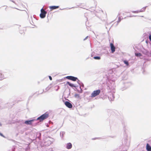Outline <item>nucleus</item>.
<instances>
[{
  "instance_id": "obj_1",
  "label": "nucleus",
  "mask_w": 151,
  "mask_h": 151,
  "mask_svg": "<svg viewBox=\"0 0 151 151\" xmlns=\"http://www.w3.org/2000/svg\"><path fill=\"white\" fill-rule=\"evenodd\" d=\"M48 116V114L47 113H45L43 115L37 118L36 119L37 120H39L41 122L44 120L47 119Z\"/></svg>"
},
{
  "instance_id": "obj_2",
  "label": "nucleus",
  "mask_w": 151,
  "mask_h": 151,
  "mask_svg": "<svg viewBox=\"0 0 151 151\" xmlns=\"http://www.w3.org/2000/svg\"><path fill=\"white\" fill-rule=\"evenodd\" d=\"M46 12L42 8L41 9V13L40 17L42 18H44L45 17Z\"/></svg>"
},
{
  "instance_id": "obj_3",
  "label": "nucleus",
  "mask_w": 151,
  "mask_h": 151,
  "mask_svg": "<svg viewBox=\"0 0 151 151\" xmlns=\"http://www.w3.org/2000/svg\"><path fill=\"white\" fill-rule=\"evenodd\" d=\"M100 92V91L99 90L93 91L91 94V97H94L95 96L98 95Z\"/></svg>"
},
{
  "instance_id": "obj_4",
  "label": "nucleus",
  "mask_w": 151,
  "mask_h": 151,
  "mask_svg": "<svg viewBox=\"0 0 151 151\" xmlns=\"http://www.w3.org/2000/svg\"><path fill=\"white\" fill-rule=\"evenodd\" d=\"M66 78L68 79L72 80L74 81H75L77 79V78L76 77H75L72 76H68L66 77Z\"/></svg>"
},
{
  "instance_id": "obj_5",
  "label": "nucleus",
  "mask_w": 151,
  "mask_h": 151,
  "mask_svg": "<svg viewBox=\"0 0 151 151\" xmlns=\"http://www.w3.org/2000/svg\"><path fill=\"white\" fill-rule=\"evenodd\" d=\"M65 105L69 108H71L72 107V105L71 103L68 101H66L65 102Z\"/></svg>"
},
{
  "instance_id": "obj_6",
  "label": "nucleus",
  "mask_w": 151,
  "mask_h": 151,
  "mask_svg": "<svg viewBox=\"0 0 151 151\" xmlns=\"http://www.w3.org/2000/svg\"><path fill=\"white\" fill-rule=\"evenodd\" d=\"M48 141V145L51 144L52 142L54 141V139L51 138H49L47 139Z\"/></svg>"
},
{
  "instance_id": "obj_7",
  "label": "nucleus",
  "mask_w": 151,
  "mask_h": 151,
  "mask_svg": "<svg viewBox=\"0 0 151 151\" xmlns=\"http://www.w3.org/2000/svg\"><path fill=\"white\" fill-rule=\"evenodd\" d=\"M35 120L32 119L29 121H27L24 122V124H26L30 125L32 124V122H33Z\"/></svg>"
},
{
  "instance_id": "obj_8",
  "label": "nucleus",
  "mask_w": 151,
  "mask_h": 151,
  "mask_svg": "<svg viewBox=\"0 0 151 151\" xmlns=\"http://www.w3.org/2000/svg\"><path fill=\"white\" fill-rule=\"evenodd\" d=\"M110 45L111 52L113 53L115 51V47L112 43L110 44Z\"/></svg>"
},
{
  "instance_id": "obj_9",
  "label": "nucleus",
  "mask_w": 151,
  "mask_h": 151,
  "mask_svg": "<svg viewBox=\"0 0 151 151\" xmlns=\"http://www.w3.org/2000/svg\"><path fill=\"white\" fill-rule=\"evenodd\" d=\"M146 149L147 151H151V147L148 144H147L146 145Z\"/></svg>"
},
{
  "instance_id": "obj_10",
  "label": "nucleus",
  "mask_w": 151,
  "mask_h": 151,
  "mask_svg": "<svg viewBox=\"0 0 151 151\" xmlns=\"http://www.w3.org/2000/svg\"><path fill=\"white\" fill-rule=\"evenodd\" d=\"M59 7L58 6H50L49 7L51 10H52L58 8Z\"/></svg>"
},
{
  "instance_id": "obj_11",
  "label": "nucleus",
  "mask_w": 151,
  "mask_h": 151,
  "mask_svg": "<svg viewBox=\"0 0 151 151\" xmlns=\"http://www.w3.org/2000/svg\"><path fill=\"white\" fill-rule=\"evenodd\" d=\"M72 145L70 143L67 144L66 145V148L68 149H70L72 148Z\"/></svg>"
},
{
  "instance_id": "obj_12",
  "label": "nucleus",
  "mask_w": 151,
  "mask_h": 151,
  "mask_svg": "<svg viewBox=\"0 0 151 151\" xmlns=\"http://www.w3.org/2000/svg\"><path fill=\"white\" fill-rule=\"evenodd\" d=\"M135 55L137 57H140L142 56V54L139 53H135Z\"/></svg>"
},
{
  "instance_id": "obj_13",
  "label": "nucleus",
  "mask_w": 151,
  "mask_h": 151,
  "mask_svg": "<svg viewBox=\"0 0 151 151\" xmlns=\"http://www.w3.org/2000/svg\"><path fill=\"white\" fill-rule=\"evenodd\" d=\"M67 83H68V85L69 86H70L72 87H75V86H74V85L73 84L70 83H69V82H68Z\"/></svg>"
},
{
  "instance_id": "obj_14",
  "label": "nucleus",
  "mask_w": 151,
  "mask_h": 151,
  "mask_svg": "<svg viewBox=\"0 0 151 151\" xmlns=\"http://www.w3.org/2000/svg\"><path fill=\"white\" fill-rule=\"evenodd\" d=\"M93 58L95 59H96V60H99L100 59V57H98V56H96V57H94Z\"/></svg>"
},
{
  "instance_id": "obj_15",
  "label": "nucleus",
  "mask_w": 151,
  "mask_h": 151,
  "mask_svg": "<svg viewBox=\"0 0 151 151\" xmlns=\"http://www.w3.org/2000/svg\"><path fill=\"white\" fill-rule=\"evenodd\" d=\"M74 96L75 97L79 98L80 97L79 95L77 94H76Z\"/></svg>"
},
{
  "instance_id": "obj_16",
  "label": "nucleus",
  "mask_w": 151,
  "mask_h": 151,
  "mask_svg": "<svg viewBox=\"0 0 151 151\" xmlns=\"http://www.w3.org/2000/svg\"><path fill=\"white\" fill-rule=\"evenodd\" d=\"M141 11H132V12L133 13H138L139 12H141Z\"/></svg>"
},
{
  "instance_id": "obj_17",
  "label": "nucleus",
  "mask_w": 151,
  "mask_h": 151,
  "mask_svg": "<svg viewBox=\"0 0 151 151\" xmlns=\"http://www.w3.org/2000/svg\"><path fill=\"white\" fill-rule=\"evenodd\" d=\"M124 63L126 64L127 65H128V61H124Z\"/></svg>"
},
{
  "instance_id": "obj_18",
  "label": "nucleus",
  "mask_w": 151,
  "mask_h": 151,
  "mask_svg": "<svg viewBox=\"0 0 151 151\" xmlns=\"http://www.w3.org/2000/svg\"><path fill=\"white\" fill-rule=\"evenodd\" d=\"M0 135H1V136L3 137H4V136L3 135V134L1 133L0 132Z\"/></svg>"
},
{
  "instance_id": "obj_19",
  "label": "nucleus",
  "mask_w": 151,
  "mask_h": 151,
  "mask_svg": "<svg viewBox=\"0 0 151 151\" xmlns=\"http://www.w3.org/2000/svg\"><path fill=\"white\" fill-rule=\"evenodd\" d=\"M149 38L150 40L151 41V35H150L149 37Z\"/></svg>"
},
{
  "instance_id": "obj_20",
  "label": "nucleus",
  "mask_w": 151,
  "mask_h": 151,
  "mask_svg": "<svg viewBox=\"0 0 151 151\" xmlns=\"http://www.w3.org/2000/svg\"><path fill=\"white\" fill-rule=\"evenodd\" d=\"M49 78L50 79V80H52V77H51V76H49Z\"/></svg>"
},
{
  "instance_id": "obj_21",
  "label": "nucleus",
  "mask_w": 151,
  "mask_h": 151,
  "mask_svg": "<svg viewBox=\"0 0 151 151\" xmlns=\"http://www.w3.org/2000/svg\"><path fill=\"white\" fill-rule=\"evenodd\" d=\"M88 37V36H87L84 39V40H86L87 39Z\"/></svg>"
},
{
  "instance_id": "obj_22",
  "label": "nucleus",
  "mask_w": 151,
  "mask_h": 151,
  "mask_svg": "<svg viewBox=\"0 0 151 151\" xmlns=\"http://www.w3.org/2000/svg\"><path fill=\"white\" fill-rule=\"evenodd\" d=\"M120 20L119 19V20L118 21V22H120Z\"/></svg>"
},
{
  "instance_id": "obj_23",
  "label": "nucleus",
  "mask_w": 151,
  "mask_h": 151,
  "mask_svg": "<svg viewBox=\"0 0 151 151\" xmlns=\"http://www.w3.org/2000/svg\"><path fill=\"white\" fill-rule=\"evenodd\" d=\"M1 126V124L0 123V126Z\"/></svg>"
},
{
  "instance_id": "obj_24",
  "label": "nucleus",
  "mask_w": 151,
  "mask_h": 151,
  "mask_svg": "<svg viewBox=\"0 0 151 151\" xmlns=\"http://www.w3.org/2000/svg\"><path fill=\"white\" fill-rule=\"evenodd\" d=\"M2 80V79H0V80Z\"/></svg>"
}]
</instances>
